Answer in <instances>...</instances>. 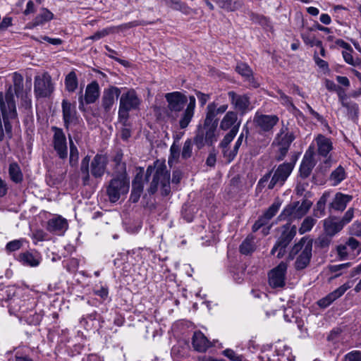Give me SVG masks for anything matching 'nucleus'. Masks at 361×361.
Wrapping results in <instances>:
<instances>
[{
  "instance_id": "nucleus-58",
  "label": "nucleus",
  "mask_w": 361,
  "mask_h": 361,
  "mask_svg": "<svg viewBox=\"0 0 361 361\" xmlns=\"http://www.w3.org/2000/svg\"><path fill=\"white\" fill-rule=\"evenodd\" d=\"M23 245V240H14L8 242L6 244V250L8 252H14L18 250Z\"/></svg>"
},
{
  "instance_id": "nucleus-51",
  "label": "nucleus",
  "mask_w": 361,
  "mask_h": 361,
  "mask_svg": "<svg viewBox=\"0 0 361 361\" xmlns=\"http://www.w3.org/2000/svg\"><path fill=\"white\" fill-rule=\"evenodd\" d=\"M334 236L329 235L326 233H324L323 235H321L315 241V245L317 247L324 249L329 247L330 245L332 238Z\"/></svg>"
},
{
  "instance_id": "nucleus-16",
  "label": "nucleus",
  "mask_w": 361,
  "mask_h": 361,
  "mask_svg": "<svg viewBox=\"0 0 361 361\" xmlns=\"http://www.w3.org/2000/svg\"><path fill=\"white\" fill-rule=\"evenodd\" d=\"M317 146V153L326 159L324 161L326 164H329L331 161V156H329V152L333 149V143L331 139L326 136L319 134L315 139Z\"/></svg>"
},
{
  "instance_id": "nucleus-14",
  "label": "nucleus",
  "mask_w": 361,
  "mask_h": 361,
  "mask_svg": "<svg viewBox=\"0 0 361 361\" xmlns=\"http://www.w3.org/2000/svg\"><path fill=\"white\" fill-rule=\"evenodd\" d=\"M108 158L106 155L97 154L91 161L90 172L95 178H102L106 169Z\"/></svg>"
},
{
  "instance_id": "nucleus-21",
  "label": "nucleus",
  "mask_w": 361,
  "mask_h": 361,
  "mask_svg": "<svg viewBox=\"0 0 361 361\" xmlns=\"http://www.w3.org/2000/svg\"><path fill=\"white\" fill-rule=\"evenodd\" d=\"M353 199V196L350 195L336 192L333 201L329 204V209H334L338 212H343Z\"/></svg>"
},
{
  "instance_id": "nucleus-6",
  "label": "nucleus",
  "mask_w": 361,
  "mask_h": 361,
  "mask_svg": "<svg viewBox=\"0 0 361 361\" xmlns=\"http://www.w3.org/2000/svg\"><path fill=\"white\" fill-rule=\"evenodd\" d=\"M279 231L281 232L280 235L272 247L271 254L274 255L277 252V258L281 259L285 255L286 247L295 236L297 228L295 225L287 223L281 226Z\"/></svg>"
},
{
  "instance_id": "nucleus-49",
  "label": "nucleus",
  "mask_w": 361,
  "mask_h": 361,
  "mask_svg": "<svg viewBox=\"0 0 361 361\" xmlns=\"http://www.w3.org/2000/svg\"><path fill=\"white\" fill-rule=\"evenodd\" d=\"M312 202L310 200H308L307 199L303 200L301 204H299L298 206H297L296 217L298 219H300L304 215H305L310 209V207H312Z\"/></svg>"
},
{
  "instance_id": "nucleus-9",
  "label": "nucleus",
  "mask_w": 361,
  "mask_h": 361,
  "mask_svg": "<svg viewBox=\"0 0 361 361\" xmlns=\"http://www.w3.org/2000/svg\"><path fill=\"white\" fill-rule=\"evenodd\" d=\"M279 121V118L276 115L263 114L259 112H256L253 118V123L260 133H272L274 127Z\"/></svg>"
},
{
  "instance_id": "nucleus-42",
  "label": "nucleus",
  "mask_w": 361,
  "mask_h": 361,
  "mask_svg": "<svg viewBox=\"0 0 361 361\" xmlns=\"http://www.w3.org/2000/svg\"><path fill=\"white\" fill-rule=\"evenodd\" d=\"M16 293V288L12 286L0 287V300L9 302Z\"/></svg>"
},
{
  "instance_id": "nucleus-2",
  "label": "nucleus",
  "mask_w": 361,
  "mask_h": 361,
  "mask_svg": "<svg viewBox=\"0 0 361 361\" xmlns=\"http://www.w3.org/2000/svg\"><path fill=\"white\" fill-rule=\"evenodd\" d=\"M312 245L313 240L304 236L290 248L288 258L289 260H293L296 257L295 262L296 270H302L309 265L312 256Z\"/></svg>"
},
{
  "instance_id": "nucleus-62",
  "label": "nucleus",
  "mask_w": 361,
  "mask_h": 361,
  "mask_svg": "<svg viewBox=\"0 0 361 361\" xmlns=\"http://www.w3.org/2000/svg\"><path fill=\"white\" fill-rule=\"evenodd\" d=\"M354 216V209L353 207L349 208L343 216L342 218H340V221H341L343 226H345L346 224H349L353 218Z\"/></svg>"
},
{
  "instance_id": "nucleus-10",
  "label": "nucleus",
  "mask_w": 361,
  "mask_h": 361,
  "mask_svg": "<svg viewBox=\"0 0 361 361\" xmlns=\"http://www.w3.org/2000/svg\"><path fill=\"white\" fill-rule=\"evenodd\" d=\"M51 130L54 133L52 137L53 148L61 159H66L68 157V146L66 135L61 128L51 126Z\"/></svg>"
},
{
  "instance_id": "nucleus-64",
  "label": "nucleus",
  "mask_w": 361,
  "mask_h": 361,
  "mask_svg": "<svg viewBox=\"0 0 361 361\" xmlns=\"http://www.w3.org/2000/svg\"><path fill=\"white\" fill-rule=\"evenodd\" d=\"M350 233L352 235L361 237V222L355 221L350 226Z\"/></svg>"
},
{
  "instance_id": "nucleus-26",
  "label": "nucleus",
  "mask_w": 361,
  "mask_h": 361,
  "mask_svg": "<svg viewBox=\"0 0 361 361\" xmlns=\"http://www.w3.org/2000/svg\"><path fill=\"white\" fill-rule=\"evenodd\" d=\"M54 18V14L47 8H42L40 13L35 18L32 23L27 25L29 28H33L37 26L43 25L44 23Z\"/></svg>"
},
{
  "instance_id": "nucleus-59",
  "label": "nucleus",
  "mask_w": 361,
  "mask_h": 361,
  "mask_svg": "<svg viewBox=\"0 0 361 361\" xmlns=\"http://www.w3.org/2000/svg\"><path fill=\"white\" fill-rule=\"evenodd\" d=\"M343 57L344 59V61L353 66H357L360 64V61L359 59H354L353 55L350 52L348 51H343L342 52Z\"/></svg>"
},
{
  "instance_id": "nucleus-17",
  "label": "nucleus",
  "mask_w": 361,
  "mask_h": 361,
  "mask_svg": "<svg viewBox=\"0 0 361 361\" xmlns=\"http://www.w3.org/2000/svg\"><path fill=\"white\" fill-rule=\"evenodd\" d=\"M121 94V90L114 86H111L107 89H104L102 97V106L105 112H109L115 101L118 99Z\"/></svg>"
},
{
  "instance_id": "nucleus-55",
  "label": "nucleus",
  "mask_w": 361,
  "mask_h": 361,
  "mask_svg": "<svg viewBox=\"0 0 361 361\" xmlns=\"http://www.w3.org/2000/svg\"><path fill=\"white\" fill-rule=\"evenodd\" d=\"M221 149L223 156L227 163L231 162L235 159L238 152L234 147L232 149H230L229 147Z\"/></svg>"
},
{
  "instance_id": "nucleus-34",
  "label": "nucleus",
  "mask_w": 361,
  "mask_h": 361,
  "mask_svg": "<svg viewBox=\"0 0 361 361\" xmlns=\"http://www.w3.org/2000/svg\"><path fill=\"white\" fill-rule=\"evenodd\" d=\"M90 157L87 155L82 159L80 164V172L82 174V184L84 185H89L90 182Z\"/></svg>"
},
{
  "instance_id": "nucleus-18",
  "label": "nucleus",
  "mask_w": 361,
  "mask_h": 361,
  "mask_svg": "<svg viewBox=\"0 0 361 361\" xmlns=\"http://www.w3.org/2000/svg\"><path fill=\"white\" fill-rule=\"evenodd\" d=\"M228 96L231 101V103L234 108L244 114L249 109L250 104V98L246 94H238L234 91H230L228 92Z\"/></svg>"
},
{
  "instance_id": "nucleus-28",
  "label": "nucleus",
  "mask_w": 361,
  "mask_h": 361,
  "mask_svg": "<svg viewBox=\"0 0 361 361\" xmlns=\"http://www.w3.org/2000/svg\"><path fill=\"white\" fill-rule=\"evenodd\" d=\"M18 260L25 266L37 267L39 264L40 257L37 253L25 252L20 253L18 256Z\"/></svg>"
},
{
  "instance_id": "nucleus-61",
  "label": "nucleus",
  "mask_w": 361,
  "mask_h": 361,
  "mask_svg": "<svg viewBox=\"0 0 361 361\" xmlns=\"http://www.w3.org/2000/svg\"><path fill=\"white\" fill-rule=\"evenodd\" d=\"M343 361H361V352L353 350L344 356Z\"/></svg>"
},
{
  "instance_id": "nucleus-23",
  "label": "nucleus",
  "mask_w": 361,
  "mask_h": 361,
  "mask_svg": "<svg viewBox=\"0 0 361 361\" xmlns=\"http://www.w3.org/2000/svg\"><path fill=\"white\" fill-rule=\"evenodd\" d=\"M68 228V222L66 219L57 216L48 221L47 230L55 233H61Z\"/></svg>"
},
{
  "instance_id": "nucleus-46",
  "label": "nucleus",
  "mask_w": 361,
  "mask_h": 361,
  "mask_svg": "<svg viewBox=\"0 0 361 361\" xmlns=\"http://www.w3.org/2000/svg\"><path fill=\"white\" fill-rule=\"evenodd\" d=\"M24 317L30 324L37 325L40 323L42 319V315L40 313H37L33 310L28 311L26 310V313L23 314Z\"/></svg>"
},
{
  "instance_id": "nucleus-56",
  "label": "nucleus",
  "mask_w": 361,
  "mask_h": 361,
  "mask_svg": "<svg viewBox=\"0 0 361 361\" xmlns=\"http://www.w3.org/2000/svg\"><path fill=\"white\" fill-rule=\"evenodd\" d=\"M116 178H129L126 172V164L125 162L115 164Z\"/></svg>"
},
{
  "instance_id": "nucleus-33",
  "label": "nucleus",
  "mask_w": 361,
  "mask_h": 361,
  "mask_svg": "<svg viewBox=\"0 0 361 361\" xmlns=\"http://www.w3.org/2000/svg\"><path fill=\"white\" fill-rule=\"evenodd\" d=\"M166 5L171 7L172 9L179 11L185 15H188L191 13L192 9L184 2L180 0H163Z\"/></svg>"
},
{
  "instance_id": "nucleus-13",
  "label": "nucleus",
  "mask_w": 361,
  "mask_h": 361,
  "mask_svg": "<svg viewBox=\"0 0 361 361\" xmlns=\"http://www.w3.org/2000/svg\"><path fill=\"white\" fill-rule=\"evenodd\" d=\"M61 108L64 128L68 130L71 124H76L78 121L75 106L67 100L63 99L61 103Z\"/></svg>"
},
{
  "instance_id": "nucleus-41",
  "label": "nucleus",
  "mask_w": 361,
  "mask_h": 361,
  "mask_svg": "<svg viewBox=\"0 0 361 361\" xmlns=\"http://www.w3.org/2000/svg\"><path fill=\"white\" fill-rule=\"evenodd\" d=\"M235 71L247 80L251 82L254 80L252 71L247 63L243 62L238 63L235 67Z\"/></svg>"
},
{
  "instance_id": "nucleus-60",
  "label": "nucleus",
  "mask_w": 361,
  "mask_h": 361,
  "mask_svg": "<svg viewBox=\"0 0 361 361\" xmlns=\"http://www.w3.org/2000/svg\"><path fill=\"white\" fill-rule=\"evenodd\" d=\"M180 147L178 145L173 142L170 147V157L169 159V163H171V159H178L180 155Z\"/></svg>"
},
{
  "instance_id": "nucleus-57",
  "label": "nucleus",
  "mask_w": 361,
  "mask_h": 361,
  "mask_svg": "<svg viewBox=\"0 0 361 361\" xmlns=\"http://www.w3.org/2000/svg\"><path fill=\"white\" fill-rule=\"evenodd\" d=\"M277 92L279 95V99L282 104L290 106L293 110H298L292 102L291 98L290 97L285 94V93L283 92L281 90H278Z\"/></svg>"
},
{
  "instance_id": "nucleus-30",
  "label": "nucleus",
  "mask_w": 361,
  "mask_h": 361,
  "mask_svg": "<svg viewBox=\"0 0 361 361\" xmlns=\"http://www.w3.org/2000/svg\"><path fill=\"white\" fill-rule=\"evenodd\" d=\"M26 302L21 300L20 298L15 295V297L8 302V310L11 314L21 313V316L26 313L27 308H25Z\"/></svg>"
},
{
  "instance_id": "nucleus-27",
  "label": "nucleus",
  "mask_w": 361,
  "mask_h": 361,
  "mask_svg": "<svg viewBox=\"0 0 361 361\" xmlns=\"http://www.w3.org/2000/svg\"><path fill=\"white\" fill-rule=\"evenodd\" d=\"M295 140V136L293 133L288 131V128L283 126L280 132L277 134L274 142L279 146L290 147L293 141Z\"/></svg>"
},
{
  "instance_id": "nucleus-40",
  "label": "nucleus",
  "mask_w": 361,
  "mask_h": 361,
  "mask_svg": "<svg viewBox=\"0 0 361 361\" xmlns=\"http://www.w3.org/2000/svg\"><path fill=\"white\" fill-rule=\"evenodd\" d=\"M68 141L70 147L69 164L71 166H75L79 159V152L70 134H68Z\"/></svg>"
},
{
  "instance_id": "nucleus-7",
  "label": "nucleus",
  "mask_w": 361,
  "mask_h": 361,
  "mask_svg": "<svg viewBox=\"0 0 361 361\" xmlns=\"http://www.w3.org/2000/svg\"><path fill=\"white\" fill-rule=\"evenodd\" d=\"M130 188L129 178L113 177L106 188V194L111 202H116L121 196L126 195Z\"/></svg>"
},
{
  "instance_id": "nucleus-20",
  "label": "nucleus",
  "mask_w": 361,
  "mask_h": 361,
  "mask_svg": "<svg viewBox=\"0 0 361 361\" xmlns=\"http://www.w3.org/2000/svg\"><path fill=\"white\" fill-rule=\"evenodd\" d=\"M349 288L346 284L341 286L333 292L329 293L327 295L317 301V305L321 308H326L329 307L334 301L341 297L345 291Z\"/></svg>"
},
{
  "instance_id": "nucleus-11",
  "label": "nucleus",
  "mask_w": 361,
  "mask_h": 361,
  "mask_svg": "<svg viewBox=\"0 0 361 361\" xmlns=\"http://www.w3.org/2000/svg\"><path fill=\"white\" fill-rule=\"evenodd\" d=\"M287 271V264L281 262L269 274V283L273 288H281L285 286V278Z\"/></svg>"
},
{
  "instance_id": "nucleus-3",
  "label": "nucleus",
  "mask_w": 361,
  "mask_h": 361,
  "mask_svg": "<svg viewBox=\"0 0 361 361\" xmlns=\"http://www.w3.org/2000/svg\"><path fill=\"white\" fill-rule=\"evenodd\" d=\"M294 164V163L288 162L279 165L275 171L271 170L269 171L259 179L257 188L262 190L264 188L265 184L270 179L272 172H274V174L268 184V189L272 190L274 188H281L293 171Z\"/></svg>"
},
{
  "instance_id": "nucleus-8",
  "label": "nucleus",
  "mask_w": 361,
  "mask_h": 361,
  "mask_svg": "<svg viewBox=\"0 0 361 361\" xmlns=\"http://www.w3.org/2000/svg\"><path fill=\"white\" fill-rule=\"evenodd\" d=\"M54 90L51 77L49 73H44L35 77L34 92L37 97H48Z\"/></svg>"
},
{
  "instance_id": "nucleus-38",
  "label": "nucleus",
  "mask_w": 361,
  "mask_h": 361,
  "mask_svg": "<svg viewBox=\"0 0 361 361\" xmlns=\"http://www.w3.org/2000/svg\"><path fill=\"white\" fill-rule=\"evenodd\" d=\"M240 126V122L237 123L235 126H233L228 133L224 137L222 141L219 144L220 148H226L229 147V144L232 142L234 137L236 136L239 128Z\"/></svg>"
},
{
  "instance_id": "nucleus-63",
  "label": "nucleus",
  "mask_w": 361,
  "mask_h": 361,
  "mask_svg": "<svg viewBox=\"0 0 361 361\" xmlns=\"http://www.w3.org/2000/svg\"><path fill=\"white\" fill-rule=\"evenodd\" d=\"M249 134V129L248 127L245 125L243 128L242 133H240V136L238 137L237 141L235 143L234 148L238 151L239 147L243 143V140L244 138V136L247 138V135Z\"/></svg>"
},
{
  "instance_id": "nucleus-54",
  "label": "nucleus",
  "mask_w": 361,
  "mask_h": 361,
  "mask_svg": "<svg viewBox=\"0 0 361 361\" xmlns=\"http://www.w3.org/2000/svg\"><path fill=\"white\" fill-rule=\"evenodd\" d=\"M192 154V142L191 139H187L181 151V157L183 159H188L191 157Z\"/></svg>"
},
{
  "instance_id": "nucleus-32",
  "label": "nucleus",
  "mask_w": 361,
  "mask_h": 361,
  "mask_svg": "<svg viewBox=\"0 0 361 361\" xmlns=\"http://www.w3.org/2000/svg\"><path fill=\"white\" fill-rule=\"evenodd\" d=\"M8 173L11 180L16 183H20L23 180L20 167L16 162H12L9 164Z\"/></svg>"
},
{
  "instance_id": "nucleus-39",
  "label": "nucleus",
  "mask_w": 361,
  "mask_h": 361,
  "mask_svg": "<svg viewBox=\"0 0 361 361\" xmlns=\"http://www.w3.org/2000/svg\"><path fill=\"white\" fill-rule=\"evenodd\" d=\"M240 252L243 255H249L255 250L254 237L248 235L240 245Z\"/></svg>"
},
{
  "instance_id": "nucleus-12",
  "label": "nucleus",
  "mask_w": 361,
  "mask_h": 361,
  "mask_svg": "<svg viewBox=\"0 0 361 361\" xmlns=\"http://www.w3.org/2000/svg\"><path fill=\"white\" fill-rule=\"evenodd\" d=\"M196 106V99L194 96L189 97L187 106L179 113L178 126L180 129H185L192 120Z\"/></svg>"
},
{
  "instance_id": "nucleus-15",
  "label": "nucleus",
  "mask_w": 361,
  "mask_h": 361,
  "mask_svg": "<svg viewBox=\"0 0 361 361\" xmlns=\"http://www.w3.org/2000/svg\"><path fill=\"white\" fill-rule=\"evenodd\" d=\"M314 154V147L310 146L304 155L300 166L299 172L301 178H306L310 175L315 166Z\"/></svg>"
},
{
  "instance_id": "nucleus-43",
  "label": "nucleus",
  "mask_w": 361,
  "mask_h": 361,
  "mask_svg": "<svg viewBox=\"0 0 361 361\" xmlns=\"http://www.w3.org/2000/svg\"><path fill=\"white\" fill-rule=\"evenodd\" d=\"M329 196V192H324L317 202L315 208L314 209V215L316 217H320L325 214V205L327 199Z\"/></svg>"
},
{
  "instance_id": "nucleus-5",
  "label": "nucleus",
  "mask_w": 361,
  "mask_h": 361,
  "mask_svg": "<svg viewBox=\"0 0 361 361\" xmlns=\"http://www.w3.org/2000/svg\"><path fill=\"white\" fill-rule=\"evenodd\" d=\"M167 102L166 116L171 121H176L180 113L187 106L188 99L185 94L180 92H172L165 94Z\"/></svg>"
},
{
  "instance_id": "nucleus-36",
  "label": "nucleus",
  "mask_w": 361,
  "mask_h": 361,
  "mask_svg": "<svg viewBox=\"0 0 361 361\" xmlns=\"http://www.w3.org/2000/svg\"><path fill=\"white\" fill-rule=\"evenodd\" d=\"M66 90L69 92H73L78 88V80L75 71H71L65 78Z\"/></svg>"
},
{
  "instance_id": "nucleus-47",
  "label": "nucleus",
  "mask_w": 361,
  "mask_h": 361,
  "mask_svg": "<svg viewBox=\"0 0 361 361\" xmlns=\"http://www.w3.org/2000/svg\"><path fill=\"white\" fill-rule=\"evenodd\" d=\"M281 203L279 201H275L262 215V216L269 223V221L279 212Z\"/></svg>"
},
{
  "instance_id": "nucleus-31",
  "label": "nucleus",
  "mask_w": 361,
  "mask_h": 361,
  "mask_svg": "<svg viewBox=\"0 0 361 361\" xmlns=\"http://www.w3.org/2000/svg\"><path fill=\"white\" fill-rule=\"evenodd\" d=\"M206 110V118L204 119V126H217L218 119L216 118L217 114L215 110V102L209 103Z\"/></svg>"
},
{
  "instance_id": "nucleus-48",
  "label": "nucleus",
  "mask_w": 361,
  "mask_h": 361,
  "mask_svg": "<svg viewBox=\"0 0 361 361\" xmlns=\"http://www.w3.org/2000/svg\"><path fill=\"white\" fill-rule=\"evenodd\" d=\"M336 92L338 94V99H339V101L341 103L342 106H343V107H345V108H346L348 109H350V111H357L358 107H357L356 104H355V103L351 104V103L345 102L346 96L345 94L344 90L341 87H340L336 91Z\"/></svg>"
},
{
  "instance_id": "nucleus-52",
  "label": "nucleus",
  "mask_w": 361,
  "mask_h": 361,
  "mask_svg": "<svg viewBox=\"0 0 361 361\" xmlns=\"http://www.w3.org/2000/svg\"><path fill=\"white\" fill-rule=\"evenodd\" d=\"M217 126H204V135L208 145H212L216 140L215 132Z\"/></svg>"
},
{
  "instance_id": "nucleus-29",
  "label": "nucleus",
  "mask_w": 361,
  "mask_h": 361,
  "mask_svg": "<svg viewBox=\"0 0 361 361\" xmlns=\"http://www.w3.org/2000/svg\"><path fill=\"white\" fill-rule=\"evenodd\" d=\"M240 121H238L237 113L233 111H228L220 123V128L223 130L231 129Z\"/></svg>"
},
{
  "instance_id": "nucleus-45",
  "label": "nucleus",
  "mask_w": 361,
  "mask_h": 361,
  "mask_svg": "<svg viewBox=\"0 0 361 361\" xmlns=\"http://www.w3.org/2000/svg\"><path fill=\"white\" fill-rule=\"evenodd\" d=\"M346 177L345 169L341 165L338 166L330 175V180L334 181L333 185H337Z\"/></svg>"
},
{
  "instance_id": "nucleus-35",
  "label": "nucleus",
  "mask_w": 361,
  "mask_h": 361,
  "mask_svg": "<svg viewBox=\"0 0 361 361\" xmlns=\"http://www.w3.org/2000/svg\"><path fill=\"white\" fill-rule=\"evenodd\" d=\"M314 30V27H309L301 33V37L303 42L310 47H322V41L317 39L315 36L311 33Z\"/></svg>"
},
{
  "instance_id": "nucleus-53",
  "label": "nucleus",
  "mask_w": 361,
  "mask_h": 361,
  "mask_svg": "<svg viewBox=\"0 0 361 361\" xmlns=\"http://www.w3.org/2000/svg\"><path fill=\"white\" fill-rule=\"evenodd\" d=\"M316 222V219H313L312 216L306 217L303 220L300 227L299 228V233L300 234H303L305 233L310 231L314 226Z\"/></svg>"
},
{
  "instance_id": "nucleus-37",
  "label": "nucleus",
  "mask_w": 361,
  "mask_h": 361,
  "mask_svg": "<svg viewBox=\"0 0 361 361\" xmlns=\"http://www.w3.org/2000/svg\"><path fill=\"white\" fill-rule=\"evenodd\" d=\"M299 202H295L292 204L287 205L281 214L279 216V220H285L288 217H292L293 219H298L296 217V209L297 206H298Z\"/></svg>"
},
{
  "instance_id": "nucleus-1",
  "label": "nucleus",
  "mask_w": 361,
  "mask_h": 361,
  "mask_svg": "<svg viewBox=\"0 0 361 361\" xmlns=\"http://www.w3.org/2000/svg\"><path fill=\"white\" fill-rule=\"evenodd\" d=\"M153 173V178L150 183L148 192L154 194L157 192L158 186H161V195L166 196L171 192L170 188V173L166 169L164 162L157 160L154 166H149L145 173V180H149L150 176Z\"/></svg>"
},
{
  "instance_id": "nucleus-44",
  "label": "nucleus",
  "mask_w": 361,
  "mask_h": 361,
  "mask_svg": "<svg viewBox=\"0 0 361 361\" xmlns=\"http://www.w3.org/2000/svg\"><path fill=\"white\" fill-rule=\"evenodd\" d=\"M13 86H12L13 91V95L15 94L17 97H19L20 93H22L23 90V76L18 73H14L13 76Z\"/></svg>"
},
{
  "instance_id": "nucleus-19",
  "label": "nucleus",
  "mask_w": 361,
  "mask_h": 361,
  "mask_svg": "<svg viewBox=\"0 0 361 361\" xmlns=\"http://www.w3.org/2000/svg\"><path fill=\"white\" fill-rule=\"evenodd\" d=\"M323 227L325 233L334 236L338 233L344 226L340 221V217L329 216L324 220Z\"/></svg>"
},
{
  "instance_id": "nucleus-22",
  "label": "nucleus",
  "mask_w": 361,
  "mask_h": 361,
  "mask_svg": "<svg viewBox=\"0 0 361 361\" xmlns=\"http://www.w3.org/2000/svg\"><path fill=\"white\" fill-rule=\"evenodd\" d=\"M192 344L195 350L204 353L210 346V342L201 331H195L192 338Z\"/></svg>"
},
{
  "instance_id": "nucleus-24",
  "label": "nucleus",
  "mask_w": 361,
  "mask_h": 361,
  "mask_svg": "<svg viewBox=\"0 0 361 361\" xmlns=\"http://www.w3.org/2000/svg\"><path fill=\"white\" fill-rule=\"evenodd\" d=\"M143 188L142 176L137 174L132 183V191L130 196V200L132 202L136 203L138 202L142 193Z\"/></svg>"
},
{
  "instance_id": "nucleus-50",
  "label": "nucleus",
  "mask_w": 361,
  "mask_h": 361,
  "mask_svg": "<svg viewBox=\"0 0 361 361\" xmlns=\"http://www.w3.org/2000/svg\"><path fill=\"white\" fill-rule=\"evenodd\" d=\"M194 143L198 149L202 148L206 144L207 145L204 130L201 126H199L197 134L194 137Z\"/></svg>"
},
{
  "instance_id": "nucleus-25",
  "label": "nucleus",
  "mask_w": 361,
  "mask_h": 361,
  "mask_svg": "<svg viewBox=\"0 0 361 361\" xmlns=\"http://www.w3.org/2000/svg\"><path fill=\"white\" fill-rule=\"evenodd\" d=\"M99 97V86L97 82L92 81L86 87L85 94V104H90L94 103Z\"/></svg>"
},
{
  "instance_id": "nucleus-4",
  "label": "nucleus",
  "mask_w": 361,
  "mask_h": 361,
  "mask_svg": "<svg viewBox=\"0 0 361 361\" xmlns=\"http://www.w3.org/2000/svg\"><path fill=\"white\" fill-rule=\"evenodd\" d=\"M141 100L136 92L131 89L121 94L119 102L118 118L123 126H128L129 112L139 109Z\"/></svg>"
}]
</instances>
